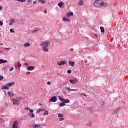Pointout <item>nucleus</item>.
Instances as JSON below:
<instances>
[{
    "label": "nucleus",
    "mask_w": 128,
    "mask_h": 128,
    "mask_svg": "<svg viewBox=\"0 0 128 128\" xmlns=\"http://www.w3.org/2000/svg\"><path fill=\"white\" fill-rule=\"evenodd\" d=\"M2 10V6H0V10Z\"/></svg>",
    "instance_id": "53"
},
{
    "label": "nucleus",
    "mask_w": 128,
    "mask_h": 128,
    "mask_svg": "<svg viewBox=\"0 0 128 128\" xmlns=\"http://www.w3.org/2000/svg\"><path fill=\"white\" fill-rule=\"evenodd\" d=\"M32 2V0H28V4H31Z\"/></svg>",
    "instance_id": "41"
},
{
    "label": "nucleus",
    "mask_w": 128,
    "mask_h": 128,
    "mask_svg": "<svg viewBox=\"0 0 128 128\" xmlns=\"http://www.w3.org/2000/svg\"><path fill=\"white\" fill-rule=\"evenodd\" d=\"M34 66H29L27 68L28 70H34Z\"/></svg>",
    "instance_id": "11"
},
{
    "label": "nucleus",
    "mask_w": 128,
    "mask_h": 128,
    "mask_svg": "<svg viewBox=\"0 0 128 128\" xmlns=\"http://www.w3.org/2000/svg\"><path fill=\"white\" fill-rule=\"evenodd\" d=\"M44 14H47V13H48V12L46 11V10L44 11Z\"/></svg>",
    "instance_id": "49"
},
{
    "label": "nucleus",
    "mask_w": 128,
    "mask_h": 128,
    "mask_svg": "<svg viewBox=\"0 0 128 128\" xmlns=\"http://www.w3.org/2000/svg\"><path fill=\"white\" fill-rule=\"evenodd\" d=\"M18 2H26V0H17Z\"/></svg>",
    "instance_id": "33"
},
{
    "label": "nucleus",
    "mask_w": 128,
    "mask_h": 128,
    "mask_svg": "<svg viewBox=\"0 0 128 128\" xmlns=\"http://www.w3.org/2000/svg\"><path fill=\"white\" fill-rule=\"evenodd\" d=\"M68 62H69V64H70V66H74V64H76V62L69 61Z\"/></svg>",
    "instance_id": "15"
},
{
    "label": "nucleus",
    "mask_w": 128,
    "mask_h": 128,
    "mask_svg": "<svg viewBox=\"0 0 128 128\" xmlns=\"http://www.w3.org/2000/svg\"><path fill=\"white\" fill-rule=\"evenodd\" d=\"M78 4H80V6H82L84 4V2L82 1V0H79Z\"/></svg>",
    "instance_id": "22"
},
{
    "label": "nucleus",
    "mask_w": 128,
    "mask_h": 128,
    "mask_svg": "<svg viewBox=\"0 0 128 128\" xmlns=\"http://www.w3.org/2000/svg\"><path fill=\"white\" fill-rule=\"evenodd\" d=\"M5 50H12V48H5Z\"/></svg>",
    "instance_id": "42"
},
{
    "label": "nucleus",
    "mask_w": 128,
    "mask_h": 128,
    "mask_svg": "<svg viewBox=\"0 0 128 128\" xmlns=\"http://www.w3.org/2000/svg\"><path fill=\"white\" fill-rule=\"evenodd\" d=\"M29 114L30 115V117L32 118H34V113H29Z\"/></svg>",
    "instance_id": "25"
},
{
    "label": "nucleus",
    "mask_w": 128,
    "mask_h": 128,
    "mask_svg": "<svg viewBox=\"0 0 128 128\" xmlns=\"http://www.w3.org/2000/svg\"><path fill=\"white\" fill-rule=\"evenodd\" d=\"M26 74H30V72H26Z\"/></svg>",
    "instance_id": "51"
},
{
    "label": "nucleus",
    "mask_w": 128,
    "mask_h": 128,
    "mask_svg": "<svg viewBox=\"0 0 128 128\" xmlns=\"http://www.w3.org/2000/svg\"><path fill=\"white\" fill-rule=\"evenodd\" d=\"M42 109H38L37 110V112L38 113L40 112H42Z\"/></svg>",
    "instance_id": "39"
},
{
    "label": "nucleus",
    "mask_w": 128,
    "mask_h": 128,
    "mask_svg": "<svg viewBox=\"0 0 128 128\" xmlns=\"http://www.w3.org/2000/svg\"><path fill=\"white\" fill-rule=\"evenodd\" d=\"M38 106H42V104H40V103H39L38 104Z\"/></svg>",
    "instance_id": "55"
},
{
    "label": "nucleus",
    "mask_w": 128,
    "mask_h": 128,
    "mask_svg": "<svg viewBox=\"0 0 128 128\" xmlns=\"http://www.w3.org/2000/svg\"><path fill=\"white\" fill-rule=\"evenodd\" d=\"M69 82H71V84H76V82H78V80H76V79L75 80H70Z\"/></svg>",
    "instance_id": "14"
},
{
    "label": "nucleus",
    "mask_w": 128,
    "mask_h": 128,
    "mask_svg": "<svg viewBox=\"0 0 128 128\" xmlns=\"http://www.w3.org/2000/svg\"><path fill=\"white\" fill-rule=\"evenodd\" d=\"M24 48H28V46H30V44L26 42L24 44Z\"/></svg>",
    "instance_id": "19"
},
{
    "label": "nucleus",
    "mask_w": 128,
    "mask_h": 128,
    "mask_svg": "<svg viewBox=\"0 0 128 128\" xmlns=\"http://www.w3.org/2000/svg\"><path fill=\"white\" fill-rule=\"evenodd\" d=\"M34 128H40V124H34L33 126Z\"/></svg>",
    "instance_id": "17"
},
{
    "label": "nucleus",
    "mask_w": 128,
    "mask_h": 128,
    "mask_svg": "<svg viewBox=\"0 0 128 128\" xmlns=\"http://www.w3.org/2000/svg\"><path fill=\"white\" fill-rule=\"evenodd\" d=\"M74 16V13L72 12H69L67 14L68 18H70V16Z\"/></svg>",
    "instance_id": "18"
},
{
    "label": "nucleus",
    "mask_w": 128,
    "mask_h": 128,
    "mask_svg": "<svg viewBox=\"0 0 128 128\" xmlns=\"http://www.w3.org/2000/svg\"><path fill=\"white\" fill-rule=\"evenodd\" d=\"M120 110V108H116V109H114L112 112V114H116L118 112V110Z\"/></svg>",
    "instance_id": "5"
},
{
    "label": "nucleus",
    "mask_w": 128,
    "mask_h": 128,
    "mask_svg": "<svg viewBox=\"0 0 128 128\" xmlns=\"http://www.w3.org/2000/svg\"><path fill=\"white\" fill-rule=\"evenodd\" d=\"M81 96H86V94H84V93L81 94Z\"/></svg>",
    "instance_id": "47"
},
{
    "label": "nucleus",
    "mask_w": 128,
    "mask_h": 128,
    "mask_svg": "<svg viewBox=\"0 0 128 128\" xmlns=\"http://www.w3.org/2000/svg\"><path fill=\"white\" fill-rule=\"evenodd\" d=\"M2 51L0 50V54H2Z\"/></svg>",
    "instance_id": "57"
},
{
    "label": "nucleus",
    "mask_w": 128,
    "mask_h": 128,
    "mask_svg": "<svg viewBox=\"0 0 128 128\" xmlns=\"http://www.w3.org/2000/svg\"><path fill=\"white\" fill-rule=\"evenodd\" d=\"M8 94L9 96H14V94L11 92L8 91Z\"/></svg>",
    "instance_id": "13"
},
{
    "label": "nucleus",
    "mask_w": 128,
    "mask_h": 128,
    "mask_svg": "<svg viewBox=\"0 0 128 128\" xmlns=\"http://www.w3.org/2000/svg\"><path fill=\"white\" fill-rule=\"evenodd\" d=\"M4 78V76L0 75V80H2Z\"/></svg>",
    "instance_id": "40"
},
{
    "label": "nucleus",
    "mask_w": 128,
    "mask_h": 128,
    "mask_svg": "<svg viewBox=\"0 0 128 128\" xmlns=\"http://www.w3.org/2000/svg\"><path fill=\"white\" fill-rule=\"evenodd\" d=\"M60 106H66V104L63 102L60 104Z\"/></svg>",
    "instance_id": "23"
},
{
    "label": "nucleus",
    "mask_w": 128,
    "mask_h": 128,
    "mask_svg": "<svg viewBox=\"0 0 128 128\" xmlns=\"http://www.w3.org/2000/svg\"><path fill=\"white\" fill-rule=\"evenodd\" d=\"M2 24H4V22H2V21L0 20V26H2Z\"/></svg>",
    "instance_id": "43"
},
{
    "label": "nucleus",
    "mask_w": 128,
    "mask_h": 128,
    "mask_svg": "<svg viewBox=\"0 0 128 128\" xmlns=\"http://www.w3.org/2000/svg\"><path fill=\"white\" fill-rule=\"evenodd\" d=\"M106 3L104 2H102V0H96L94 4V6L96 8H100V6H104Z\"/></svg>",
    "instance_id": "2"
},
{
    "label": "nucleus",
    "mask_w": 128,
    "mask_h": 128,
    "mask_svg": "<svg viewBox=\"0 0 128 128\" xmlns=\"http://www.w3.org/2000/svg\"><path fill=\"white\" fill-rule=\"evenodd\" d=\"M7 86H14V82H8Z\"/></svg>",
    "instance_id": "8"
},
{
    "label": "nucleus",
    "mask_w": 128,
    "mask_h": 128,
    "mask_svg": "<svg viewBox=\"0 0 128 128\" xmlns=\"http://www.w3.org/2000/svg\"><path fill=\"white\" fill-rule=\"evenodd\" d=\"M64 104H68L70 102V100L68 99H64Z\"/></svg>",
    "instance_id": "21"
},
{
    "label": "nucleus",
    "mask_w": 128,
    "mask_h": 128,
    "mask_svg": "<svg viewBox=\"0 0 128 128\" xmlns=\"http://www.w3.org/2000/svg\"><path fill=\"white\" fill-rule=\"evenodd\" d=\"M68 74H72V70H68L67 71Z\"/></svg>",
    "instance_id": "38"
},
{
    "label": "nucleus",
    "mask_w": 128,
    "mask_h": 128,
    "mask_svg": "<svg viewBox=\"0 0 128 128\" xmlns=\"http://www.w3.org/2000/svg\"><path fill=\"white\" fill-rule=\"evenodd\" d=\"M57 64H58V66H62L64 64H66V62L61 61L60 62H58Z\"/></svg>",
    "instance_id": "9"
},
{
    "label": "nucleus",
    "mask_w": 128,
    "mask_h": 128,
    "mask_svg": "<svg viewBox=\"0 0 128 128\" xmlns=\"http://www.w3.org/2000/svg\"><path fill=\"white\" fill-rule=\"evenodd\" d=\"M38 32V30H36L33 32Z\"/></svg>",
    "instance_id": "50"
},
{
    "label": "nucleus",
    "mask_w": 128,
    "mask_h": 128,
    "mask_svg": "<svg viewBox=\"0 0 128 128\" xmlns=\"http://www.w3.org/2000/svg\"><path fill=\"white\" fill-rule=\"evenodd\" d=\"M86 126H90V124H87Z\"/></svg>",
    "instance_id": "61"
},
{
    "label": "nucleus",
    "mask_w": 128,
    "mask_h": 128,
    "mask_svg": "<svg viewBox=\"0 0 128 128\" xmlns=\"http://www.w3.org/2000/svg\"><path fill=\"white\" fill-rule=\"evenodd\" d=\"M18 122H19L16 120L14 122L12 126V128H18Z\"/></svg>",
    "instance_id": "4"
},
{
    "label": "nucleus",
    "mask_w": 128,
    "mask_h": 128,
    "mask_svg": "<svg viewBox=\"0 0 128 128\" xmlns=\"http://www.w3.org/2000/svg\"><path fill=\"white\" fill-rule=\"evenodd\" d=\"M57 100V98L56 96H54L49 100V102H56Z\"/></svg>",
    "instance_id": "3"
},
{
    "label": "nucleus",
    "mask_w": 128,
    "mask_h": 128,
    "mask_svg": "<svg viewBox=\"0 0 128 128\" xmlns=\"http://www.w3.org/2000/svg\"><path fill=\"white\" fill-rule=\"evenodd\" d=\"M58 98H59V100H60L61 102H62V101L64 102V98H62V96H59Z\"/></svg>",
    "instance_id": "28"
},
{
    "label": "nucleus",
    "mask_w": 128,
    "mask_h": 128,
    "mask_svg": "<svg viewBox=\"0 0 128 128\" xmlns=\"http://www.w3.org/2000/svg\"><path fill=\"white\" fill-rule=\"evenodd\" d=\"M63 20H66V21H67V22H70V20L68 18H63Z\"/></svg>",
    "instance_id": "37"
},
{
    "label": "nucleus",
    "mask_w": 128,
    "mask_h": 128,
    "mask_svg": "<svg viewBox=\"0 0 128 128\" xmlns=\"http://www.w3.org/2000/svg\"><path fill=\"white\" fill-rule=\"evenodd\" d=\"M5 92V96H6V92Z\"/></svg>",
    "instance_id": "59"
},
{
    "label": "nucleus",
    "mask_w": 128,
    "mask_h": 128,
    "mask_svg": "<svg viewBox=\"0 0 128 128\" xmlns=\"http://www.w3.org/2000/svg\"><path fill=\"white\" fill-rule=\"evenodd\" d=\"M24 64L25 66H28V63H25Z\"/></svg>",
    "instance_id": "56"
},
{
    "label": "nucleus",
    "mask_w": 128,
    "mask_h": 128,
    "mask_svg": "<svg viewBox=\"0 0 128 128\" xmlns=\"http://www.w3.org/2000/svg\"><path fill=\"white\" fill-rule=\"evenodd\" d=\"M42 68H44V66H42Z\"/></svg>",
    "instance_id": "60"
},
{
    "label": "nucleus",
    "mask_w": 128,
    "mask_h": 128,
    "mask_svg": "<svg viewBox=\"0 0 128 128\" xmlns=\"http://www.w3.org/2000/svg\"><path fill=\"white\" fill-rule=\"evenodd\" d=\"M52 82H47V84H48V86H50Z\"/></svg>",
    "instance_id": "44"
},
{
    "label": "nucleus",
    "mask_w": 128,
    "mask_h": 128,
    "mask_svg": "<svg viewBox=\"0 0 128 128\" xmlns=\"http://www.w3.org/2000/svg\"><path fill=\"white\" fill-rule=\"evenodd\" d=\"M70 52H74V48H70Z\"/></svg>",
    "instance_id": "52"
},
{
    "label": "nucleus",
    "mask_w": 128,
    "mask_h": 128,
    "mask_svg": "<svg viewBox=\"0 0 128 128\" xmlns=\"http://www.w3.org/2000/svg\"><path fill=\"white\" fill-rule=\"evenodd\" d=\"M12 100L13 102V104L18 106V100L12 99Z\"/></svg>",
    "instance_id": "7"
},
{
    "label": "nucleus",
    "mask_w": 128,
    "mask_h": 128,
    "mask_svg": "<svg viewBox=\"0 0 128 128\" xmlns=\"http://www.w3.org/2000/svg\"><path fill=\"white\" fill-rule=\"evenodd\" d=\"M9 24H10V26H12V24H12V22H10Z\"/></svg>",
    "instance_id": "48"
},
{
    "label": "nucleus",
    "mask_w": 128,
    "mask_h": 128,
    "mask_svg": "<svg viewBox=\"0 0 128 128\" xmlns=\"http://www.w3.org/2000/svg\"><path fill=\"white\" fill-rule=\"evenodd\" d=\"M22 66V64L18 62V65L15 66L16 70H19V68Z\"/></svg>",
    "instance_id": "10"
},
{
    "label": "nucleus",
    "mask_w": 128,
    "mask_h": 128,
    "mask_svg": "<svg viewBox=\"0 0 128 128\" xmlns=\"http://www.w3.org/2000/svg\"><path fill=\"white\" fill-rule=\"evenodd\" d=\"M25 110H30V112H31L32 114L34 112V110L30 108H25Z\"/></svg>",
    "instance_id": "24"
},
{
    "label": "nucleus",
    "mask_w": 128,
    "mask_h": 128,
    "mask_svg": "<svg viewBox=\"0 0 128 128\" xmlns=\"http://www.w3.org/2000/svg\"><path fill=\"white\" fill-rule=\"evenodd\" d=\"M100 30L101 32H104V27L102 26L100 27Z\"/></svg>",
    "instance_id": "26"
},
{
    "label": "nucleus",
    "mask_w": 128,
    "mask_h": 128,
    "mask_svg": "<svg viewBox=\"0 0 128 128\" xmlns=\"http://www.w3.org/2000/svg\"><path fill=\"white\" fill-rule=\"evenodd\" d=\"M44 115L48 116V111H46L44 113Z\"/></svg>",
    "instance_id": "35"
},
{
    "label": "nucleus",
    "mask_w": 128,
    "mask_h": 128,
    "mask_svg": "<svg viewBox=\"0 0 128 128\" xmlns=\"http://www.w3.org/2000/svg\"><path fill=\"white\" fill-rule=\"evenodd\" d=\"M64 4L62 2H60L58 4V6L60 8H62Z\"/></svg>",
    "instance_id": "16"
},
{
    "label": "nucleus",
    "mask_w": 128,
    "mask_h": 128,
    "mask_svg": "<svg viewBox=\"0 0 128 128\" xmlns=\"http://www.w3.org/2000/svg\"><path fill=\"white\" fill-rule=\"evenodd\" d=\"M40 2H42L44 4H46V1L44 0H38Z\"/></svg>",
    "instance_id": "27"
},
{
    "label": "nucleus",
    "mask_w": 128,
    "mask_h": 128,
    "mask_svg": "<svg viewBox=\"0 0 128 128\" xmlns=\"http://www.w3.org/2000/svg\"><path fill=\"white\" fill-rule=\"evenodd\" d=\"M15 100H18V97H17L16 98Z\"/></svg>",
    "instance_id": "58"
},
{
    "label": "nucleus",
    "mask_w": 128,
    "mask_h": 128,
    "mask_svg": "<svg viewBox=\"0 0 128 128\" xmlns=\"http://www.w3.org/2000/svg\"><path fill=\"white\" fill-rule=\"evenodd\" d=\"M6 62H8V60H4V59H0V64H6Z\"/></svg>",
    "instance_id": "12"
},
{
    "label": "nucleus",
    "mask_w": 128,
    "mask_h": 128,
    "mask_svg": "<svg viewBox=\"0 0 128 128\" xmlns=\"http://www.w3.org/2000/svg\"><path fill=\"white\" fill-rule=\"evenodd\" d=\"M38 0H35L33 2V4H38Z\"/></svg>",
    "instance_id": "31"
},
{
    "label": "nucleus",
    "mask_w": 128,
    "mask_h": 128,
    "mask_svg": "<svg viewBox=\"0 0 128 128\" xmlns=\"http://www.w3.org/2000/svg\"><path fill=\"white\" fill-rule=\"evenodd\" d=\"M2 90H10V87L6 84L5 86H2Z\"/></svg>",
    "instance_id": "6"
},
{
    "label": "nucleus",
    "mask_w": 128,
    "mask_h": 128,
    "mask_svg": "<svg viewBox=\"0 0 128 128\" xmlns=\"http://www.w3.org/2000/svg\"><path fill=\"white\" fill-rule=\"evenodd\" d=\"M0 46H4V44H2V43H0Z\"/></svg>",
    "instance_id": "54"
},
{
    "label": "nucleus",
    "mask_w": 128,
    "mask_h": 128,
    "mask_svg": "<svg viewBox=\"0 0 128 128\" xmlns=\"http://www.w3.org/2000/svg\"><path fill=\"white\" fill-rule=\"evenodd\" d=\"M64 120V118H60L59 120H60V122H62V120Z\"/></svg>",
    "instance_id": "45"
},
{
    "label": "nucleus",
    "mask_w": 128,
    "mask_h": 128,
    "mask_svg": "<svg viewBox=\"0 0 128 128\" xmlns=\"http://www.w3.org/2000/svg\"><path fill=\"white\" fill-rule=\"evenodd\" d=\"M10 32H12L13 34H14V29L12 28L10 29Z\"/></svg>",
    "instance_id": "34"
},
{
    "label": "nucleus",
    "mask_w": 128,
    "mask_h": 128,
    "mask_svg": "<svg viewBox=\"0 0 128 128\" xmlns=\"http://www.w3.org/2000/svg\"><path fill=\"white\" fill-rule=\"evenodd\" d=\"M10 22H16V20H14V18H12L10 20Z\"/></svg>",
    "instance_id": "30"
},
{
    "label": "nucleus",
    "mask_w": 128,
    "mask_h": 128,
    "mask_svg": "<svg viewBox=\"0 0 128 128\" xmlns=\"http://www.w3.org/2000/svg\"><path fill=\"white\" fill-rule=\"evenodd\" d=\"M18 102H20V100H22V98L21 96L18 97Z\"/></svg>",
    "instance_id": "46"
},
{
    "label": "nucleus",
    "mask_w": 128,
    "mask_h": 128,
    "mask_svg": "<svg viewBox=\"0 0 128 128\" xmlns=\"http://www.w3.org/2000/svg\"><path fill=\"white\" fill-rule=\"evenodd\" d=\"M90 126H92V125H90Z\"/></svg>",
    "instance_id": "62"
},
{
    "label": "nucleus",
    "mask_w": 128,
    "mask_h": 128,
    "mask_svg": "<svg viewBox=\"0 0 128 128\" xmlns=\"http://www.w3.org/2000/svg\"><path fill=\"white\" fill-rule=\"evenodd\" d=\"M58 116L59 118H62L64 117V114H58Z\"/></svg>",
    "instance_id": "29"
},
{
    "label": "nucleus",
    "mask_w": 128,
    "mask_h": 128,
    "mask_svg": "<svg viewBox=\"0 0 128 128\" xmlns=\"http://www.w3.org/2000/svg\"><path fill=\"white\" fill-rule=\"evenodd\" d=\"M66 90H74L76 92H78V90L70 89V87H66Z\"/></svg>",
    "instance_id": "20"
},
{
    "label": "nucleus",
    "mask_w": 128,
    "mask_h": 128,
    "mask_svg": "<svg viewBox=\"0 0 128 128\" xmlns=\"http://www.w3.org/2000/svg\"><path fill=\"white\" fill-rule=\"evenodd\" d=\"M14 70V67H11L10 68V72H12V70Z\"/></svg>",
    "instance_id": "32"
},
{
    "label": "nucleus",
    "mask_w": 128,
    "mask_h": 128,
    "mask_svg": "<svg viewBox=\"0 0 128 128\" xmlns=\"http://www.w3.org/2000/svg\"><path fill=\"white\" fill-rule=\"evenodd\" d=\"M8 66V68L10 67V66ZM6 66H5L4 67V68H2V70H6Z\"/></svg>",
    "instance_id": "36"
},
{
    "label": "nucleus",
    "mask_w": 128,
    "mask_h": 128,
    "mask_svg": "<svg viewBox=\"0 0 128 128\" xmlns=\"http://www.w3.org/2000/svg\"><path fill=\"white\" fill-rule=\"evenodd\" d=\"M50 41H45L40 44V46L43 50V52H48V44H50Z\"/></svg>",
    "instance_id": "1"
}]
</instances>
